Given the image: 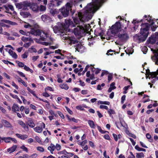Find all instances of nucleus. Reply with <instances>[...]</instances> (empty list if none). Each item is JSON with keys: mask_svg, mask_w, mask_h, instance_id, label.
<instances>
[{"mask_svg": "<svg viewBox=\"0 0 158 158\" xmlns=\"http://www.w3.org/2000/svg\"><path fill=\"white\" fill-rule=\"evenodd\" d=\"M106 0H92V2L88 4L81 11L78 13V17L73 19L74 23L71 19L65 20V23H58L57 25L53 28L54 32L63 33L64 31H67L69 26L74 27L75 25L80 24V22L85 23L91 19L93 14L99 9Z\"/></svg>", "mask_w": 158, "mask_h": 158, "instance_id": "f257e3e1", "label": "nucleus"}, {"mask_svg": "<svg viewBox=\"0 0 158 158\" xmlns=\"http://www.w3.org/2000/svg\"><path fill=\"white\" fill-rule=\"evenodd\" d=\"M144 18L140 21L137 19L133 20L132 23L136 26V23L140 22H145L147 20L149 23L146 22L141 25V28L140 30V34H138L134 36V40L135 41H138L139 43L143 42L146 39L149 34V29L150 27L152 31H155L157 26L155 24L154 20L152 19V16L145 15Z\"/></svg>", "mask_w": 158, "mask_h": 158, "instance_id": "f03ea898", "label": "nucleus"}, {"mask_svg": "<svg viewBox=\"0 0 158 158\" xmlns=\"http://www.w3.org/2000/svg\"><path fill=\"white\" fill-rule=\"evenodd\" d=\"M122 28H124L125 29L127 28L126 27H124L123 25H121L119 21L117 22L108 30V32H110L112 34L115 35L118 33Z\"/></svg>", "mask_w": 158, "mask_h": 158, "instance_id": "7ed1b4c3", "label": "nucleus"}, {"mask_svg": "<svg viewBox=\"0 0 158 158\" xmlns=\"http://www.w3.org/2000/svg\"><path fill=\"white\" fill-rule=\"evenodd\" d=\"M72 4L70 2H67L65 6H64L59 9L62 15L64 17H66L69 16V11H71Z\"/></svg>", "mask_w": 158, "mask_h": 158, "instance_id": "20e7f679", "label": "nucleus"}, {"mask_svg": "<svg viewBox=\"0 0 158 158\" xmlns=\"http://www.w3.org/2000/svg\"><path fill=\"white\" fill-rule=\"evenodd\" d=\"M30 32L32 35H40V39L42 41H44L47 38L46 33H45L44 32H43V33L44 35V36L41 35L42 32L39 29H35V28H31Z\"/></svg>", "mask_w": 158, "mask_h": 158, "instance_id": "39448f33", "label": "nucleus"}, {"mask_svg": "<svg viewBox=\"0 0 158 158\" xmlns=\"http://www.w3.org/2000/svg\"><path fill=\"white\" fill-rule=\"evenodd\" d=\"M74 33L75 35L81 36L85 32V29L82 25H77V27L74 29Z\"/></svg>", "mask_w": 158, "mask_h": 158, "instance_id": "423d86ee", "label": "nucleus"}, {"mask_svg": "<svg viewBox=\"0 0 158 158\" xmlns=\"http://www.w3.org/2000/svg\"><path fill=\"white\" fill-rule=\"evenodd\" d=\"M151 51L154 54L153 56H151V59L153 61H155V64L158 65V49H151Z\"/></svg>", "mask_w": 158, "mask_h": 158, "instance_id": "0eeeda50", "label": "nucleus"}, {"mask_svg": "<svg viewBox=\"0 0 158 158\" xmlns=\"http://www.w3.org/2000/svg\"><path fill=\"white\" fill-rule=\"evenodd\" d=\"M119 39L122 41L126 42L129 38V36L127 33L121 34L119 33L118 35Z\"/></svg>", "mask_w": 158, "mask_h": 158, "instance_id": "6e6552de", "label": "nucleus"}, {"mask_svg": "<svg viewBox=\"0 0 158 158\" xmlns=\"http://www.w3.org/2000/svg\"><path fill=\"white\" fill-rule=\"evenodd\" d=\"M30 6L31 3L27 1L20 2V9L28 10V7H30Z\"/></svg>", "mask_w": 158, "mask_h": 158, "instance_id": "1a4fd4ad", "label": "nucleus"}, {"mask_svg": "<svg viewBox=\"0 0 158 158\" xmlns=\"http://www.w3.org/2000/svg\"><path fill=\"white\" fill-rule=\"evenodd\" d=\"M157 40L155 35H153L149 38L147 40V42L148 44H153L156 43Z\"/></svg>", "mask_w": 158, "mask_h": 158, "instance_id": "9d476101", "label": "nucleus"}, {"mask_svg": "<svg viewBox=\"0 0 158 158\" xmlns=\"http://www.w3.org/2000/svg\"><path fill=\"white\" fill-rule=\"evenodd\" d=\"M41 18L42 21L47 23L50 22L52 21V18L47 15H42L41 16Z\"/></svg>", "mask_w": 158, "mask_h": 158, "instance_id": "9b49d317", "label": "nucleus"}, {"mask_svg": "<svg viewBox=\"0 0 158 158\" xmlns=\"http://www.w3.org/2000/svg\"><path fill=\"white\" fill-rule=\"evenodd\" d=\"M30 8L32 9L33 11L38 12L39 11V7L37 3H31Z\"/></svg>", "mask_w": 158, "mask_h": 158, "instance_id": "f8f14e48", "label": "nucleus"}, {"mask_svg": "<svg viewBox=\"0 0 158 158\" xmlns=\"http://www.w3.org/2000/svg\"><path fill=\"white\" fill-rule=\"evenodd\" d=\"M95 33L97 36H102L104 34L103 31L101 28L96 30L95 31Z\"/></svg>", "mask_w": 158, "mask_h": 158, "instance_id": "ddd939ff", "label": "nucleus"}, {"mask_svg": "<svg viewBox=\"0 0 158 158\" xmlns=\"http://www.w3.org/2000/svg\"><path fill=\"white\" fill-rule=\"evenodd\" d=\"M12 109L13 111L16 113L17 111H19V107L17 104L14 103L13 105Z\"/></svg>", "mask_w": 158, "mask_h": 158, "instance_id": "4468645a", "label": "nucleus"}, {"mask_svg": "<svg viewBox=\"0 0 158 158\" xmlns=\"http://www.w3.org/2000/svg\"><path fill=\"white\" fill-rule=\"evenodd\" d=\"M158 75V72H149V74L148 75L149 78L150 77L153 78L155 77L156 76Z\"/></svg>", "mask_w": 158, "mask_h": 158, "instance_id": "2eb2a0df", "label": "nucleus"}, {"mask_svg": "<svg viewBox=\"0 0 158 158\" xmlns=\"http://www.w3.org/2000/svg\"><path fill=\"white\" fill-rule=\"evenodd\" d=\"M8 53L13 58L16 59L17 58V55L16 53L11 49L9 50Z\"/></svg>", "mask_w": 158, "mask_h": 158, "instance_id": "dca6fc26", "label": "nucleus"}, {"mask_svg": "<svg viewBox=\"0 0 158 158\" xmlns=\"http://www.w3.org/2000/svg\"><path fill=\"white\" fill-rule=\"evenodd\" d=\"M20 125L24 128L26 131H28L29 130V127L27 125H26L23 122L20 121Z\"/></svg>", "mask_w": 158, "mask_h": 158, "instance_id": "f3484780", "label": "nucleus"}, {"mask_svg": "<svg viewBox=\"0 0 158 158\" xmlns=\"http://www.w3.org/2000/svg\"><path fill=\"white\" fill-rule=\"evenodd\" d=\"M55 149V146L53 144L51 143L50 146H48V149L49 150L52 154H53V151Z\"/></svg>", "mask_w": 158, "mask_h": 158, "instance_id": "a211bd4d", "label": "nucleus"}, {"mask_svg": "<svg viewBox=\"0 0 158 158\" xmlns=\"http://www.w3.org/2000/svg\"><path fill=\"white\" fill-rule=\"evenodd\" d=\"M21 40L22 41L24 42H27V41L33 42V40L30 37H26L23 36L22 37Z\"/></svg>", "mask_w": 158, "mask_h": 158, "instance_id": "6ab92c4d", "label": "nucleus"}, {"mask_svg": "<svg viewBox=\"0 0 158 158\" xmlns=\"http://www.w3.org/2000/svg\"><path fill=\"white\" fill-rule=\"evenodd\" d=\"M34 129L36 132L38 133H41L43 130L42 127L39 126L36 127L34 128Z\"/></svg>", "mask_w": 158, "mask_h": 158, "instance_id": "aec40b11", "label": "nucleus"}, {"mask_svg": "<svg viewBox=\"0 0 158 158\" xmlns=\"http://www.w3.org/2000/svg\"><path fill=\"white\" fill-rule=\"evenodd\" d=\"M115 83L114 82L112 83L110 85V87L109 88L108 92L109 93L111 92L113 89L116 88V87L114 86Z\"/></svg>", "mask_w": 158, "mask_h": 158, "instance_id": "412c9836", "label": "nucleus"}, {"mask_svg": "<svg viewBox=\"0 0 158 158\" xmlns=\"http://www.w3.org/2000/svg\"><path fill=\"white\" fill-rule=\"evenodd\" d=\"M17 148L16 145H14L12 147L8 149L7 150L8 152H10V153L14 152L16 149Z\"/></svg>", "mask_w": 158, "mask_h": 158, "instance_id": "4be33fe9", "label": "nucleus"}, {"mask_svg": "<svg viewBox=\"0 0 158 158\" xmlns=\"http://www.w3.org/2000/svg\"><path fill=\"white\" fill-rule=\"evenodd\" d=\"M74 46L76 47L75 49L76 50L78 51V52H80L81 49L83 47V46L81 44H78Z\"/></svg>", "mask_w": 158, "mask_h": 158, "instance_id": "5701e85b", "label": "nucleus"}, {"mask_svg": "<svg viewBox=\"0 0 158 158\" xmlns=\"http://www.w3.org/2000/svg\"><path fill=\"white\" fill-rule=\"evenodd\" d=\"M20 15L24 18H27L31 14L29 12H20Z\"/></svg>", "mask_w": 158, "mask_h": 158, "instance_id": "b1692460", "label": "nucleus"}, {"mask_svg": "<svg viewBox=\"0 0 158 158\" xmlns=\"http://www.w3.org/2000/svg\"><path fill=\"white\" fill-rule=\"evenodd\" d=\"M88 123L89 126L92 128H95V126L94 121L92 120H89Z\"/></svg>", "mask_w": 158, "mask_h": 158, "instance_id": "393cba45", "label": "nucleus"}, {"mask_svg": "<svg viewBox=\"0 0 158 158\" xmlns=\"http://www.w3.org/2000/svg\"><path fill=\"white\" fill-rule=\"evenodd\" d=\"M107 112L109 114L110 117H112V118H113V116L112 114H115V112L114 111L113 109H111L108 110Z\"/></svg>", "mask_w": 158, "mask_h": 158, "instance_id": "a878e982", "label": "nucleus"}, {"mask_svg": "<svg viewBox=\"0 0 158 158\" xmlns=\"http://www.w3.org/2000/svg\"><path fill=\"white\" fill-rule=\"evenodd\" d=\"M27 123L29 126L31 128L34 127L35 126V124L32 120H28L27 122Z\"/></svg>", "mask_w": 158, "mask_h": 158, "instance_id": "bb28decb", "label": "nucleus"}, {"mask_svg": "<svg viewBox=\"0 0 158 158\" xmlns=\"http://www.w3.org/2000/svg\"><path fill=\"white\" fill-rule=\"evenodd\" d=\"M2 123L4 126L6 127H10L11 126V125L10 123L6 120H3Z\"/></svg>", "mask_w": 158, "mask_h": 158, "instance_id": "cd10ccee", "label": "nucleus"}, {"mask_svg": "<svg viewBox=\"0 0 158 158\" xmlns=\"http://www.w3.org/2000/svg\"><path fill=\"white\" fill-rule=\"evenodd\" d=\"M69 40L70 41L69 44H75L78 42V41L76 40H73L71 38H69Z\"/></svg>", "mask_w": 158, "mask_h": 158, "instance_id": "c85d7f7f", "label": "nucleus"}, {"mask_svg": "<svg viewBox=\"0 0 158 158\" xmlns=\"http://www.w3.org/2000/svg\"><path fill=\"white\" fill-rule=\"evenodd\" d=\"M60 86L61 88L65 90H68L69 88V86L67 84H63L60 85Z\"/></svg>", "mask_w": 158, "mask_h": 158, "instance_id": "c756f323", "label": "nucleus"}, {"mask_svg": "<svg viewBox=\"0 0 158 158\" xmlns=\"http://www.w3.org/2000/svg\"><path fill=\"white\" fill-rule=\"evenodd\" d=\"M11 137H2V140H4V141L6 143H9L11 141Z\"/></svg>", "mask_w": 158, "mask_h": 158, "instance_id": "7c9ffc66", "label": "nucleus"}, {"mask_svg": "<svg viewBox=\"0 0 158 158\" xmlns=\"http://www.w3.org/2000/svg\"><path fill=\"white\" fill-rule=\"evenodd\" d=\"M135 148L139 151H143V152H145L146 151L145 149L139 147L138 145L135 146Z\"/></svg>", "mask_w": 158, "mask_h": 158, "instance_id": "2f4dec72", "label": "nucleus"}, {"mask_svg": "<svg viewBox=\"0 0 158 158\" xmlns=\"http://www.w3.org/2000/svg\"><path fill=\"white\" fill-rule=\"evenodd\" d=\"M146 138L149 140V141L150 142H152L153 141V139L152 138L151 135L149 133H148L146 134Z\"/></svg>", "mask_w": 158, "mask_h": 158, "instance_id": "473e14b6", "label": "nucleus"}, {"mask_svg": "<svg viewBox=\"0 0 158 158\" xmlns=\"http://www.w3.org/2000/svg\"><path fill=\"white\" fill-rule=\"evenodd\" d=\"M5 8L6 9V10H9V9H10V10L11 11L14 10V9L13 6L10 5H8L7 6H5Z\"/></svg>", "mask_w": 158, "mask_h": 158, "instance_id": "72a5a7b5", "label": "nucleus"}, {"mask_svg": "<svg viewBox=\"0 0 158 158\" xmlns=\"http://www.w3.org/2000/svg\"><path fill=\"white\" fill-rule=\"evenodd\" d=\"M50 13L53 15L54 16L55 14H56L57 13V11L56 10V9H54V8L50 10L49 11Z\"/></svg>", "mask_w": 158, "mask_h": 158, "instance_id": "f704fd0d", "label": "nucleus"}, {"mask_svg": "<svg viewBox=\"0 0 158 158\" xmlns=\"http://www.w3.org/2000/svg\"><path fill=\"white\" fill-rule=\"evenodd\" d=\"M20 148L23 150L26 153L28 152V148L24 145H22L21 146H20Z\"/></svg>", "mask_w": 158, "mask_h": 158, "instance_id": "c9c22d12", "label": "nucleus"}, {"mask_svg": "<svg viewBox=\"0 0 158 158\" xmlns=\"http://www.w3.org/2000/svg\"><path fill=\"white\" fill-rule=\"evenodd\" d=\"M144 155L143 152L138 153H136V157L137 158H142L144 157Z\"/></svg>", "mask_w": 158, "mask_h": 158, "instance_id": "e433bc0d", "label": "nucleus"}, {"mask_svg": "<svg viewBox=\"0 0 158 158\" xmlns=\"http://www.w3.org/2000/svg\"><path fill=\"white\" fill-rule=\"evenodd\" d=\"M141 50L143 53L144 54H145L147 52L148 49L146 46H143L142 47Z\"/></svg>", "mask_w": 158, "mask_h": 158, "instance_id": "4c0bfd02", "label": "nucleus"}, {"mask_svg": "<svg viewBox=\"0 0 158 158\" xmlns=\"http://www.w3.org/2000/svg\"><path fill=\"white\" fill-rule=\"evenodd\" d=\"M46 9V6L42 5H40V7H39V10L41 11H45Z\"/></svg>", "mask_w": 158, "mask_h": 158, "instance_id": "58836bf2", "label": "nucleus"}, {"mask_svg": "<svg viewBox=\"0 0 158 158\" xmlns=\"http://www.w3.org/2000/svg\"><path fill=\"white\" fill-rule=\"evenodd\" d=\"M28 51L31 53L35 52L36 53L37 52V50L36 49L33 47H31L28 49Z\"/></svg>", "mask_w": 158, "mask_h": 158, "instance_id": "ea45409f", "label": "nucleus"}, {"mask_svg": "<svg viewBox=\"0 0 158 158\" xmlns=\"http://www.w3.org/2000/svg\"><path fill=\"white\" fill-rule=\"evenodd\" d=\"M28 137V135H21L20 139L25 140Z\"/></svg>", "mask_w": 158, "mask_h": 158, "instance_id": "a19ab883", "label": "nucleus"}, {"mask_svg": "<svg viewBox=\"0 0 158 158\" xmlns=\"http://www.w3.org/2000/svg\"><path fill=\"white\" fill-rule=\"evenodd\" d=\"M67 152L66 151L65 149H64L62 151H60L58 152L59 154H63L65 155H67Z\"/></svg>", "mask_w": 158, "mask_h": 158, "instance_id": "79ce46f5", "label": "nucleus"}, {"mask_svg": "<svg viewBox=\"0 0 158 158\" xmlns=\"http://www.w3.org/2000/svg\"><path fill=\"white\" fill-rule=\"evenodd\" d=\"M87 143V140H85L83 141L80 142V143H79L78 144L81 145V146H84L85 144Z\"/></svg>", "mask_w": 158, "mask_h": 158, "instance_id": "37998d69", "label": "nucleus"}, {"mask_svg": "<svg viewBox=\"0 0 158 158\" xmlns=\"http://www.w3.org/2000/svg\"><path fill=\"white\" fill-rule=\"evenodd\" d=\"M113 78V74L111 73H109L108 76V81L109 82Z\"/></svg>", "mask_w": 158, "mask_h": 158, "instance_id": "c03bdc74", "label": "nucleus"}, {"mask_svg": "<svg viewBox=\"0 0 158 158\" xmlns=\"http://www.w3.org/2000/svg\"><path fill=\"white\" fill-rule=\"evenodd\" d=\"M91 66V65H90V66ZM90 67V66L89 65H87L86 66V67H85L84 70L83 71L82 73V75H83L86 72L88 69Z\"/></svg>", "mask_w": 158, "mask_h": 158, "instance_id": "a18cd8bd", "label": "nucleus"}, {"mask_svg": "<svg viewBox=\"0 0 158 158\" xmlns=\"http://www.w3.org/2000/svg\"><path fill=\"white\" fill-rule=\"evenodd\" d=\"M20 34H21L23 35H26L27 36L28 35H30V33L29 32H27V33H26L22 30H20Z\"/></svg>", "mask_w": 158, "mask_h": 158, "instance_id": "49530a36", "label": "nucleus"}, {"mask_svg": "<svg viewBox=\"0 0 158 158\" xmlns=\"http://www.w3.org/2000/svg\"><path fill=\"white\" fill-rule=\"evenodd\" d=\"M109 74L108 72L106 70H103L101 74V77L105 75H107Z\"/></svg>", "mask_w": 158, "mask_h": 158, "instance_id": "de8ad7c7", "label": "nucleus"}, {"mask_svg": "<svg viewBox=\"0 0 158 158\" xmlns=\"http://www.w3.org/2000/svg\"><path fill=\"white\" fill-rule=\"evenodd\" d=\"M10 96L12 97L13 98H17L19 102H20V99L18 98V97L17 95L13 94L11 93H10Z\"/></svg>", "mask_w": 158, "mask_h": 158, "instance_id": "09e8293b", "label": "nucleus"}, {"mask_svg": "<svg viewBox=\"0 0 158 158\" xmlns=\"http://www.w3.org/2000/svg\"><path fill=\"white\" fill-rule=\"evenodd\" d=\"M31 44V42H29L27 43H25L23 45V47L26 48H28Z\"/></svg>", "mask_w": 158, "mask_h": 158, "instance_id": "8fccbe9b", "label": "nucleus"}, {"mask_svg": "<svg viewBox=\"0 0 158 158\" xmlns=\"http://www.w3.org/2000/svg\"><path fill=\"white\" fill-rule=\"evenodd\" d=\"M126 95H123L121 97V103L122 104H123L124 103V101L125 100Z\"/></svg>", "mask_w": 158, "mask_h": 158, "instance_id": "3c124183", "label": "nucleus"}, {"mask_svg": "<svg viewBox=\"0 0 158 158\" xmlns=\"http://www.w3.org/2000/svg\"><path fill=\"white\" fill-rule=\"evenodd\" d=\"M115 52V51H114V50H112L111 49H110L109 50H108V51H107V53H106V54L107 55H113V53H109V52Z\"/></svg>", "mask_w": 158, "mask_h": 158, "instance_id": "603ef678", "label": "nucleus"}, {"mask_svg": "<svg viewBox=\"0 0 158 158\" xmlns=\"http://www.w3.org/2000/svg\"><path fill=\"white\" fill-rule=\"evenodd\" d=\"M48 7L50 10L54 8V5L52 3H50L48 5Z\"/></svg>", "mask_w": 158, "mask_h": 158, "instance_id": "864d4df0", "label": "nucleus"}, {"mask_svg": "<svg viewBox=\"0 0 158 158\" xmlns=\"http://www.w3.org/2000/svg\"><path fill=\"white\" fill-rule=\"evenodd\" d=\"M37 150L41 152H43L44 149L43 148L41 147H38L37 148Z\"/></svg>", "mask_w": 158, "mask_h": 158, "instance_id": "5fc2aeb1", "label": "nucleus"}, {"mask_svg": "<svg viewBox=\"0 0 158 158\" xmlns=\"http://www.w3.org/2000/svg\"><path fill=\"white\" fill-rule=\"evenodd\" d=\"M55 148H56L57 150L59 151L61 149V147L60 144L57 143L55 146Z\"/></svg>", "mask_w": 158, "mask_h": 158, "instance_id": "6e6d98bb", "label": "nucleus"}, {"mask_svg": "<svg viewBox=\"0 0 158 158\" xmlns=\"http://www.w3.org/2000/svg\"><path fill=\"white\" fill-rule=\"evenodd\" d=\"M65 107L67 110L70 114H73V111L71 110L69 108H68L67 106H65Z\"/></svg>", "mask_w": 158, "mask_h": 158, "instance_id": "4d7b16f0", "label": "nucleus"}, {"mask_svg": "<svg viewBox=\"0 0 158 158\" xmlns=\"http://www.w3.org/2000/svg\"><path fill=\"white\" fill-rule=\"evenodd\" d=\"M100 108L101 109H104L106 110H108V107L106 106H104L103 105H101L100 106Z\"/></svg>", "mask_w": 158, "mask_h": 158, "instance_id": "13d9d810", "label": "nucleus"}, {"mask_svg": "<svg viewBox=\"0 0 158 158\" xmlns=\"http://www.w3.org/2000/svg\"><path fill=\"white\" fill-rule=\"evenodd\" d=\"M112 135L114 137V140L116 141H117L118 140V137L117 135L114 133H113L112 134Z\"/></svg>", "mask_w": 158, "mask_h": 158, "instance_id": "bf43d9fd", "label": "nucleus"}, {"mask_svg": "<svg viewBox=\"0 0 158 158\" xmlns=\"http://www.w3.org/2000/svg\"><path fill=\"white\" fill-rule=\"evenodd\" d=\"M24 27L25 28H31L32 27V26L30 25L29 23H27V24H25L24 25Z\"/></svg>", "mask_w": 158, "mask_h": 158, "instance_id": "052dcab7", "label": "nucleus"}, {"mask_svg": "<svg viewBox=\"0 0 158 158\" xmlns=\"http://www.w3.org/2000/svg\"><path fill=\"white\" fill-rule=\"evenodd\" d=\"M89 145L91 147L93 148H94L95 147V146L94 145V143L93 142H92L91 141H89Z\"/></svg>", "mask_w": 158, "mask_h": 158, "instance_id": "680f3d73", "label": "nucleus"}, {"mask_svg": "<svg viewBox=\"0 0 158 158\" xmlns=\"http://www.w3.org/2000/svg\"><path fill=\"white\" fill-rule=\"evenodd\" d=\"M76 108L78 110H84V109L80 105L76 106Z\"/></svg>", "mask_w": 158, "mask_h": 158, "instance_id": "e2e57ef3", "label": "nucleus"}, {"mask_svg": "<svg viewBox=\"0 0 158 158\" xmlns=\"http://www.w3.org/2000/svg\"><path fill=\"white\" fill-rule=\"evenodd\" d=\"M104 137L105 139L107 140H109L110 139V137L108 134H105L104 135Z\"/></svg>", "mask_w": 158, "mask_h": 158, "instance_id": "0e129e2a", "label": "nucleus"}, {"mask_svg": "<svg viewBox=\"0 0 158 158\" xmlns=\"http://www.w3.org/2000/svg\"><path fill=\"white\" fill-rule=\"evenodd\" d=\"M39 56H34L32 57V60L34 61H36L39 58Z\"/></svg>", "mask_w": 158, "mask_h": 158, "instance_id": "69168bd1", "label": "nucleus"}, {"mask_svg": "<svg viewBox=\"0 0 158 158\" xmlns=\"http://www.w3.org/2000/svg\"><path fill=\"white\" fill-rule=\"evenodd\" d=\"M35 139L38 143H40L41 142V140L38 136H36L35 137Z\"/></svg>", "mask_w": 158, "mask_h": 158, "instance_id": "338daca9", "label": "nucleus"}, {"mask_svg": "<svg viewBox=\"0 0 158 158\" xmlns=\"http://www.w3.org/2000/svg\"><path fill=\"white\" fill-rule=\"evenodd\" d=\"M31 94H32L34 97H35L36 98H38V97L36 95V94L35 93V91L32 90L31 92H30Z\"/></svg>", "mask_w": 158, "mask_h": 158, "instance_id": "774afa93", "label": "nucleus"}]
</instances>
